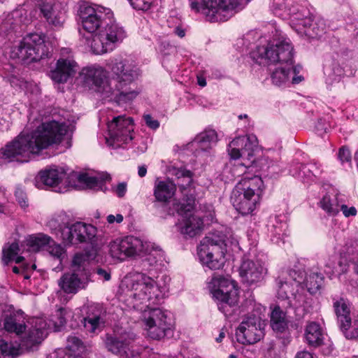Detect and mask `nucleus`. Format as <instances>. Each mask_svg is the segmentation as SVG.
<instances>
[{
    "mask_svg": "<svg viewBox=\"0 0 358 358\" xmlns=\"http://www.w3.org/2000/svg\"><path fill=\"white\" fill-rule=\"evenodd\" d=\"M96 273L100 278H103L104 280H109L110 279V273L106 269L97 268L96 269Z\"/></svg>",
    "mask_w": 358,
    "mask_h": 358,
    "instance_id": "e2e57ef3",
    "label": "nucleus"
},
{
    "mask_svg": "<svg viewBox=\"0 0 358 358\" xmlns=\"http://www.w3.org/2000/svg\"><path fill=\"white\" fill-rule=\"evenodd\" d=\"M264 324L256 315H250L243 320L236 330V338L243 345L256 343L264 336Z\"/></svg>",
    "mask_w": 358,
    "mask_h": 358,
    "instance_id": "a211bd4d",
    "label": "nucleus"
},
{
    "mask_svg": "<svg viewBox=\"0 0 358 358\" xmlns=\"http://www.w3.org/2000/svg\"><path fill=\"white\" fill-rule=\"evenodd\" d=\"M66 349L74 357L80 355L85 350L83 341L76 335H70L66 339Z\"/></svg>",
    "mask_w": 358,
    "mask_h": 358,
    "instance_id": "c03bdc74",
    "label": "nucleus"
},
{
    "mask_svg": "<svg viewBox=\"0 0 358 358\" xmlns=\"http://www.w3.org/2000/svg\"><path fill=\"white\" fill-rule=\"evenodd\" d=\"M217 141V135L215 130H206L196 136L192 141L191 146L195 148L196 152H199V150L206 151L210 148V145Z\"/></svg>",
    "mask_w": 358,
    "mask_h": 358,
    "instance_id": "2f4dec72",
    "label": "nucleus"
},
{
    "mask_svg": "<svg viewBox=\"0 0 358 358\" xmlns=\"http://www.w3.org/2000/svg\"><path fill=\"white\" fill-rule=\"evenodd\" d=\"M208 288L217 301L218 309L226 317L235 314L239 296L234 282L222 275H214L208 282Z\"/></svg>",
    "mask_w": 358,
    "mask_h": 358,
    "instance_id": "6e6552de",
    "label": "nucleus"
},
{
    "mask_svg": "<svg viewBox=\"0 0 358 358\" xmlns=\"http://www.w3.org/2000/svg\"><path fill=\"white\" fill-rule=\"evenodd\" d=\"M190 1V7L192 10H195L196 12H201V6L203 3V1H201V4H199L198 2L194 1V0H189Z\"/></svg>",
    "mask_w": 358,
    "mask_h": 358,
    "instance_id": "338daca9",
    "label": "nucleus"
},
{
    "mask_svg": "<svg viewBox=\"0 0 358 358\" xmlns=\"http://www.w3.org/2000/svg\"><path fill=\"white\" fill-rule=\"evenodd\" d=\"M37 7L49 24L61 27L65 21L66 10L57 0H38Z\"/></svg>",
    "mask_w": 358,
    "mask_h": 358,
    "instance_id": "6ab92c4d",
    "label": "nucleus"
},
{
    "mask_svg": "<svg viewBox=\"0 0 358 358\" xmlns=\"http://www.w3.org/2000/svg\"><path fill=\"white\" fill-rule=\"evenodd\" d=\"M240 275L248 285L262 282L266 274V268L264 264L259 261L245 259L240 266Z\"/></svg>",
    "mask_w": 358,
    "mask_h": 358,
    "instance_id": "4be33fe9",
    "label": "nucleus"
},
{
    "mask_svg": "<svg viewBox=\"0 0 358 358\" xmlns=\"http://www.w3.org/2000/svg\"><path fill=\"white\" fill-rule=\"evenodd\" d=\"M324 73L330 81L337 80L344 73L343 67L334 58L326 61Z\"/></svg>",
    "mask_w": 358,
    "mask_h": 358,
    "instance_id": "58836bf2",
    "label": "nucleus"
},
{
    "mask_svg": "<svg viewBox=\"0 0 358 358\" xmlns=\"http://www.w3.org/2000/svg\"><path fill=\"white\" fill-rule=\"evenodd\" d=\"M83 222H76L68 225L62 233V240L64 244H78L80 243L79 233L83 230Z\"/></svg>",
    "mask_w": 358,
    "mask_h": 358,
    "instance_id": "72a5a7b5",
    "label": "nucleus"
},
{
    "mask_svg": "<svg viewBox=\"0 0 358 358\" xmlns=\"http://www.w3.org/2000/svg\"><path fill=\"white\" fill-rule=\"evenodd\" d=\"M83 324L87 331L98 334L105 326V315L101 311L96 310L83 319Z\"/></svg>",
    "mask_w": 358,
    "mask_h": 358,
    "instance_id": "7c9ffc66",
    "label": "nucleus"
},
{
    "mask_svg": "<svg viewBox=\"0 0 358 358\" xmlns=\"http://www.w3.org/2000/svg\"><path fill=\"white\" fill-rule=\"evenodd\" d=\"M143 120L145 124L152 130H156L159 127V122L157 120L154 119L150 114L144 115Z\"/></svg>",
    "mask_w": 358,
    "mask_h": 358,
    "instance_id": "6e6d98bb",
    "label": "nucleus"
},
{
    "mask_svg": "<svg viewBox=\"0 0 358 358\" xmlns=\"http://www.w3.org/2000/svg\"><path fill=\"white\" fill-rule=\"evenodd\" d=\"M77 71L76 62L71 59L61 58L57 60L56 67L50 72V78L57 83H64L73 77Z\"/></svg>",
    "mask_w": 358,
    "mask_h": 358,
    "instance_id": "393cba45",
    "label": "nucleus"
},
{
    "mask_svg": "<svg viewBox=\"0 0 358 358\" xmlns=\"http://www.w3.org/2000/svg\"><path fill=\"white\" fill-rule=\"evenodd\" d=\"M79 182L85 184L87 188L93 190L106 191L105 182L110 180V176L107 173H102L98 176H92L87 173H81L78 176Z\"/></svg>",
    "mask_w": 358,
    "mask_h": 358,
    "instance_id": "c756f323",
    "label": "nucleus"
},
{
    "mask_svg": "<svg viewBox=\"0 0 358 358\" xmlns=\"http://www.w3.org/2000/svg\"><path fill=\"white\" fill-rule=\"evenodd\" d=\"M118 197H123L127 192V183L124 182H120L115 190Z\"/></svg>",
    "mask_w": 358,
    "mask_h": 358,
    "instance_id": "680f3d73",
    "label": "nucleus"
},
{
    "mask_svg": "<svg viewBox=\"0 0 358 358\" xmlns=\"http://www.w3.org/2000/svg\"><path fill=\"white\" fill-rule=\"evenodd\" d=\"M15 195L22 208H25L28 206L27 196L22 191L17 190L15 193Z\"/></svg>",
    "mask_w": 358,
    "mask_h": 358,
    "instance_id": "bf43d9fd",
    "label": "nucleus"
},
{
    "mask_svg": "<svg viewBox=\"0 0 358 358\" xmlns=\"http://www.w3.org/2000/svg\"><path fill=\"white\" fill-rule=\"evenodd\" d=\"M305 336L308 343L310 345H318L322 341L321 328L315 322H311L307 326Z\"/></svg>",
    "mask_w": 358,
    "mask_h": 358,
    "instance_id": "a19ab883",
    "label": "nucleus"
},
{
    "mask_svg": "<svg viewBox=\"0 0 358 358\" xmlns=\"http://www.w3.org/2000/svg\"><path fill=\"white\" fill-rule=\"evenodd\" d=\"M311 300V298L307 297L306 295L297 292L296 294H292V297H289L287 299L285 300V302L282 303V306L286 308H299L303 307L304 309H306L310 303Z\"/></svg>",
    "mask_w": 358,
    "mask_h": 358,
    "instance_id": "ea45409f",
    "label": "nucleus"
},
{
    "mask_svg": "<svg viewBox=\"0 0 358 358\" xmlns=\"http://www.w3.org/2000/svg\"><path fill=\"white\" fill-rule=\"evenodd\" d=\"M136 338V335L126 329L115 330L113 334H107L104 338V345L108 352L120 355Z\"/></svg>",
    "mask_w": 358,
    "mask_h": 358,
    "instance_id": "412c9836",
    "label": "nucleus"
},
{
    "mask_svg": "<svg viewBox=\"0 0 358 358\" xmlns=\"http://www.w3.org/2000/svg\"><path fill=\"white\" fill-rule=\"evenodd\" d=\"M48 50L45 45V36L42 34L31 33L12 47L10 56L24 62H37L48 57Z\"/></svg>",
    "mask_w": 358,
    "mask_h": 358,
    "instance_id": "9d476101",
    "label": "nucleus"
},
{
    "mask_svg": "<svg viewBox=\"0 0 358 358\" xmlns=\"http://www.w3.org/2000/svg\"><path fill=\"white\" fill-rule=\"evenodd\" d=\"M278 296L279 299H281L282 303L285 302V300L287 299L289 296H288V293H292L294 289V284L291 283V282L287 280H282L280 279L278 281Z\"/></svg>",
    "mask_w": 358,
    "mask_h": 358,
    "instance_id": "49530a36",
    "label": "nucleus"
},
{
    "mask_svg": "<svg viewBox=\"0 0 358 358\" xmlns=\"http://www.w3.org/2000/svg\"><path fill=\"white\" fill-rule=\"evenodd\" d=\"M83 230L79 233L80 243L91 242L95 237L96 229L91 225L83 222Z\"/></svg>",
    "mask_w": 358,
    "mask_h": 358,
    "instance_id": "de8ad7c7",
    "label": "nucleus"
},
{
    "mask_svg": "<svg viewBox=\"0 0 358 358\" xmlns=\"http://www.w3.org/2000/svg\"><path fill=\"white\" fill-rule=\"evenodd\" d=\"M289 275L292 279V281H290L291 283L294 284V286H298L301 283L300 280L301 277H299L296 271H289Z\"/></svg>",
    "mask_w": 358,
    "mask_h": 358,
    "instance_id": "69168bd1",
    "label": "nucleus"
},
{
    "mask_svg": "<svg viewBox=\"0 0 358 358\" xmlns=\"http://www.w3.org/2000/svg\"><path fill=\"white\" fill-rule=\"evenodd\" d=\"M287 11L290 25L298 34L312 21V15L304 6L294 3L289 6Z\"/></svg>",
    "mask_w": 358,
    "mask_h": 358,
    "instance_id": "b1692460",
    "label": "nucleus"
},
{
    "mask_svg": "<svg viewBox=\"0 0 358 358\" xmlns=\"http://www.w3.org/2000/svg\"><path fill=\"white\" fill-rule=\"evenodd\" d=\"M132 7L137 10H147L153 3V0H128Z\"/></svg>",
    "mask_w": 358,
    "mask_h": 358,
    "instance_id": "603ef678",
    "label": "nucleus"
},
{
    "mask_svg": "<svg viewBox=\"0 0 358 358\" xmlns=\"http://www.w3.org/2000/svg\"><path fill=\"white\" fill-rule=\"evenodd\" d=\"M109 252L113 258L120 260H124L128 257H132L139 255L142 252L145 253L143 257L140 266L141 272L136 273L127 278L125 281L126 286L128 285V282L136 275L139 273L145 274L146 276L152 273H156L162 264L164 259V252L159 249L158 247H155L154 243L151 242H143L141 239L132 236H127L124 238L116 239L110 243ZM150 277V275H148ZM163 277H166V283L169 287V278L165 275L155 279V281L161 280ZM151 278V276H150Z\"/></svg>",
    "mask_w": 358,
    "mask_h": 358,
    "instance_id": "39448f33",
    "label": "nucleus"
},
{
    "mask_svg": "<svg viewBox=\"0 0 358 358\" xmlns=\"http://www.w3.org/2000/svg\"><path fill=\"white\" fill-rule=\"evenodd\" d=\"M342 198L340 195H324L320 202V206L329 215H336L339 213V206Z\"/></svg>",
    "mask_w": 358,
    "mask_h": 358,
    "instance_id": "4c0bfd02",
    "label": "nucleus"
},
{
    "mask_svg": "<svg viewBox=\"0 0 358 358\" xmlns=\"http://www.w3.org/2000/svg\"><path fill=\"white\" fill-rule=\"evenodd\" d=\"M123 216L121 214H117L116 215H109L107 216V222L109 224H113L114 222L121 223L123 221Z\"/></svg>",
    "mask_w": 358,
    "mask_h": 358,
    "instance_id": "0e129e2a",
    "label": "nucleus"
},
{
    "mask_svg": "<svg viewBox=\"0 0 358 358\" xmlns=\"http://www.w3.org/2000/svg\"><path fill=\"white\" fill-rule=\"evenodd\" d=\"M323 282L324 277L322 274L314 270L307 273L303 281L308 292L311 294H316L322 288Z\"/></svg>",
    "mask_w": 358,
    "mask_h": 358,
    "instance_id": "c9c22d12",
    "label": "nucleus"
},
{
    "mask_svg": "<svg viewBox=\"0 0 358 358\" xmlns=\"http://www.w3.org/2000/svg\"><path fill=\"white\" fill-rule=\"evenodd\" d=\"M246 169L247 165L238 162L237 164L233 165L232 173L234 176H240L245 172Z\"/></svg>",
    "mask_w": 358,
    "mask_h": 358,
    "instance_id": "052dcab7",
    "label": "nucleus"
},
{
    "mask_svg": "<svg viewBox=\"0 0 358 358\" xmlns=\"http://www.w3.org/2000/svg\"><path fill=\"white\" fill-rule=\"evenodd\" d=\"M109 68L116 82L117 102L122 103L134 100L140 92L136 87H131L141 76L139 68L133 62L119 59L111 60Z\"/></svg>",
    "mask_w": 358,
    "mask_h": 358,
    "instance_id": "423d86ee",
    "label": "nucleus"
},
{
    "mask_svg": "<svg viewBox=\"0 0 358 358\" xmlns=\"http://www.w3.org/2000/svg\"><path fill=\"white\" fill-rule=\"evenodd\" d=\"M86 257L76 254L73 258L71 272L64 273L58 281L60 289L66 294H76L85 289L90 280V272L87 268Z\"/></svg>",
    "mask_w": 358,
    "mask_h": 358,
    "instance_id": "9b49d317",
    "label": "nucleus"
},
{
    "mask_svg": "<svg viewBox=\"0 0 358 358\" xmlns=\"http://www.w3.org/2000/svg\"><path fill=\"white\" fill-rule=\"evenodd\" d=\"M83 29L92 34L86 37V43L95 55L112 51L116 43L126 37V32L113 19L110 9L81 6L79 10Z\"/></svg>",
    "mask_w": 358,
    "mask_h": 358,
    "instance_id": "7ed1b4c3",
    "label": "nucleus"
},
{
    "mask_svg": "<svg viewBox=\"0 0 358 358\" xmlns=\"http://www.w3.org/2000/svg\"><path fill=\"white\" fill-rule=\"evenodd\" d=\"M195 206V196L192 194H187V199L182 200L178 209L182 216V220L178 223L180 233L185 236L192 238L199 234L203 226V222L199 215L192 212Z\"/></svg>",
    "mask_w": 358,
    "mask_h": 358,
    "instance_id": "4468645a",
    "label": "nucleus"
},
{
    "mask_svg": "<svg viewBox=\"0 0 358 358\" xmlns=\"http://www.w3.org/2000/svg\"><path fill=\"white\" fill-rule=\"evenodd\" d=\"M79 78L85 85L94 87L104 97H109L115 94L107 71L99 64L84 67L79 73Z\"/></svg>",
    "mask_w": 358,
    "mask_h": 358,
    "instance_id": "2eb2a0df",
    "label": "nucleus"
},
{
    "mask_svg": "<svg viewBox=\"0 0 358 358\" xmlns=\"http://www.w3.org/2000/svg\"><path fill=\"white\" fill-rule=\"evenodd\" d=\"M70 312L65 308H59L56 313L55 320H47L43 317H34L31 320V327L29 329L24 342L27 345L40 343L45 338L49 331H59L64 326L66 317Z\"/></svg>",
    "mask_w": 358,
    "mask_h": 358,
    "instance_id": "f8f14e48",
    "label": "nucleus"
},
{
    "mask_svg": "<svg viewBox=\"0 0 358 358\" xmlns=\"http://www.w3.org/2000/svg\"><path fill=\"white\" fill-rule=\"evenodd\" d=\"M24 320V313L21 310L6 314L3 319L4 329L8 332L20 335L26 329Z\"/></svg>",
    "mask_w": 358,
    "mask_h": 358,
    "instance_id": "a878e982",
    "label": "nucleus"
},
{
    "mask_svg": "<svg viewBox=\"0 0 358 358\" xmlns=\"http://www.w3.org/2000/svg\"><path fill=\"white\" fill-rule=\"evenodd\" d=\"M52 244H49L48 251L49 253L54 258L59 260V263H62V260L66 257V252L63 247L59 244H56L52 240L51 241Z\"/></svg>",
    "mask_w": 358,
    "mask_h": 358,
    "instance_id": "8fccbe9b",
    "label": "nucleus"
},
{
    "mask_svg": "<svg viewBox=\"0 0 358 358\" xmlns=\"http://www.w3.org/2000/svg\"><path fill=\"white\" fill-rule=\"evenodd\" d=\"M264 189V182L259 176L244 177L233 189L231 202L243 215L251 214L259 204Z\"/></svg>",
    "mask_w": 358,
    "mask_h": 358,
    "instance_id": "0eeeda50",
    "label": "nucleus"
},
{
    "mask_svg": "<svg viewBox=\"0 0 358 358\" xmlns=\"http://www.w3.org/2000/svg\"><path fill=\"white\" fill-rule=\"evenodd\" d=\"M176 184L170 180H157L155 184L154 196L160 202L169 201L175 194Z\"/></svg>",
    "mask_w": 358,
    "mask_h": 358,
    "instance_id": "c85d7f7f",
    "label": "nucleus"
},
{
    "mask_svg": "<svg viewBox=\"0 0 358 358\" xmlns=\"http://www.w3.org/2000/svg\"><path fill=\"white\" fill-rule=\"evenodd\" d=\"M295 358H313V355L306 350L299 352L296 356Z\"/></svg>",
    "mask_w": 358,
    "mask_h": 358,
    "instance_id": "774afa93",
    "label": "nucleus"
},
{
    "mask_svg": "<svg viewBox=\"0 0 358 358\" xmlns=\"http://www.w3.org/2000/svg\"><path fill=\"white\" fill-rule=\"evenodd\" d=\"M170 172L172 175L175 176L178 180L182 179L181 182H178L179 188L183 195L182 200L187 199V194H192L194 195V190L191 188L192 182V173L187 170L184 167L176 168L173 167Z\"/></svg>",
    "mask_w": 358,
    "mask_h": 358,
    "instance_id": "cd10ccee",
    "label": "nucleus"
},
{
    "mask_svg": "<svg viewBox=\"0 0 358 358\" xmlns=\"http://www.w3.org/2000/svg\"><path fill=\"white\" fill-rule=\"evenodd\" d=\"M250 0H203L202 14L210 22L227 20L237 9Z\"/></svg>",
    "mask_w": 358,
    "mask_h": 358,
    "instance_id": "ddd939ff",
    "label": "nucleus"
},
{
    "mask_svg": "<svg viewBox=\"0 0 358 358\" xmlns=\"http://www.w3.org/2000/svg\"><path fill=\"white\" fill-rule=\"evenodd\" d=\"M294 48L289 38L281 31L275 30L273 38L266 45L257 46L252 52V58L259 64L279 63L280 66L271 73L274 85L281 86L287 83L299 84L303 80L299 75L300 65H294Z\"/></svg>",
    "mask_w": 358,
    "mask_h": 358,
    "instance_id": "20e7f679",
    "label": "nucleus"
},
{
    "mask_svg": "<svg viewBox=\"0 0 358 358\" xmlns=\"http://www.w3.org/2000/svg\"><path fill=\"white\" fill-rule=\"evenodd\" d=\"M341 254H346L348 255H354L358 252V244L355 241H350L345 243L344 248L340 250Z\"/></svg>",
    "mask_w": 358,
    "mask_h": 358,
    "instance_id": "864d4df0",
    "label": "nucleus"
},
{
    "mask_svg": "<svg viewBox=\"0 0 358 358\" xmlns=\"http://www.w3.org/2000/svg\"><path fill=\"white\" fill-rule=\"evenodd\" d=\"M320 173V171L317 168L315 164L301 165L298 177L306 182L307 180H312L313 177H317Z\"/></svg>",
    "mask_w": 358,
    "mask_h": 358,
    "instance_id": "a18cd8bd",
    "label": "nucleus"
},
{
    "mask_svg": "<svg viewBox=\"0 0 358 358\" xmlns=\"http://www.w3.org/2000/svg\"><path fill=\"white\" fill-rule=\"evenodd\" d=\"M66 175L65 169L57 166H50L41 171L35 178L36 187L43 189L57 186Z\"/></svg>",
    "mask_w": 358,
    "mask_h": 358,
    "instance_id": "5701e85b",
    "label": "nucleus"
},
{
    "mask_svg": "<svg viewBox=\"0 0 358 358\" xmlns=\"http://www.w3.org/2000/svg\"><path fill=\"white\" fill-rule=\"evenodd\" d=\"M108 130L107 144L113 148H120L133 139V120L124 115L115 117L108 124Z\"/></svg>",
    "mask_w": 358,
    "mask_h": 358,
    "instance_id": "dca6fc26",
    "label": "nucleus"
},
{
    "mask_svg": "<svg viewBox=\"0 0 358 358\" xmlns=\"http://www.w3.org/2000/svg\"><path fill=\"white\" fill-rule=\"evenodd\" d=\"M226 236L216 231L206 236L198 247V257L203 266L211 270H218L224 264Z\"/></svg>",
    "mask_w": 358,
    "mask_h": 358,
    "instance_id": "1a4fd4ad",
    "label": "nucleus"
},
{
    "mask_svg": "<svg viewBox=\"0 0 358 358\" xmlns=\"http://www.w3.org/2000/svg\"><path fill=\"white\" fill-rule=\"evenodd\" d=\"M333 308L337 316L341 331L348 339L358 338V314L352 320L350 317V308L347 301L338 296H331Z\"/></svg>",
    "mask_w": 358,
    "mask_h": 358,
    "instance_id": "f3484780",
    "label": "nucleus"
},
{
    "mask_svg": "<svg viewBox=\"0 0 358 358\" xmlns=\"http://www.w3.org/2000/svg\"><path fill=\"white\" fill-rule=\"evenodd\" d=\"M51 238L43 234L29 236L27 238V244L33 251H38L51 243Z\"/></svg>",
    "mask_w": 358,
    "mask_h": 358,
    "instance_id": "37998d69",
    "label": "nucleus"
},
{
    "mask_svg": "<svg viewBox=\"0 0 358 358\" xmlns=\"http://www.w3.org/2000/svg\"><path fill=\"white\" fill-rule=\"evenodd\" d=\"M315 130L317 134L320 136H322L324 134L328 131L327 123L325 122L324 120H318L315 125Z\"/></svg>",
    "mask_w": 358,
    "mask_h": 358,
    "instance_id": "13d9d810",
    "label": "nucleus"
},
{
    "mask_svg": "<svg viewBox=\"0 0 358 358\" xmlns=\"http://www.w3.org/2000/svg\"><path fill=\"white\" fill-rule=\"evenodd\" d=\"M20 250L17 243H13L8 246H5L2 250V262L8 264L11 261H15L17 264L22 262L24 257L22 256L16 257Z\"/></svg>",
    "mask_w": 358,
    "mask_h": 358,
    "instance_id": "79ce46f5",
    "label": "nucleus"
},
{
    "mask_svg": "<svg viewBox=\"0 0 358 358\" xmlns=\"http://www.w3.org/2000/svg\"><path fill=\"white\" fill-rule=\"evenodd\" d=\"M257 145V138L253 134L238 136L230 142L229 155L234 160L240 157H246L250 160L253 157L254 150Z\"/></svg>",
    "mask_w": 358,
    "mask_h": 358,
    "instance_id": "aec40b11",
    "label": "nucleus"
},
{
    "mask_svg": "<svg viewBox=\"0 0 358 358\" xmlns=\"http://www.w3.org/2000/svg\"><path fill=\"white\" fill-rule=\"evenodd\" d=\"M271 325L275 332L283 333L288 329V321L279 306L274 308L271 315Z\"/></svg>",
    "mask_w": 358,
    "mask_h": 358,
    "instance_id": "e433bc0d",
    "label": "nucleus"
},
{
    "mask_svg": "<svg viewBox=\"0 0 358 358\" xmlns=\"http://www.w3.org/2000/svg\"><path fill=\"white\" fill-rule=\"evenodd\" d=\"M338 159L341 164L345 167L348 168L351 166V153L347 147L343 146L339 149Z\"/></svg>",
    "mask_w": 358,
    "mask_h": 358,
    "instance_id": "3c124183",
    "label": "nucleus"
},
{
    "mask_svg": "<svg viewBox=\"0 0 358 358\" xmlns=\"http://www.w3.org/2000/svg\"><path fill=\"white\" fill-rule=\"evenodd\" d=\"M341 210L345 217L355 216L357 214V210L355 207L352 206L348 208L342 201L339 206V211Z\"/></svg>",
    "mask_w": 358,
    "mask_h": 358,
    "instance_id": "4d7b16f0",
    "label": "nucleus"
},
{
    "mask_svg": "<svg viewBox=\"0 0 358 358\" xmlns=\"http://www.w3.org/2000/svg\"><path fill=\"white\" fill-rule=\"evenodd\" d=\"M68 128L65 123L52 120L43 122L31 133H21L0 150V165L12 162H28L31 156L59 144L66 134Z\"/></svg>",
    "mask_w": 358,
    "mask_h": 358,
    "instance_id": "f03ea898",
    "label": "nucleus"
},
{
    "mask_svg": "<svg viewBox=\"0 0 358 358\" xmlns=\"http://www.w3.org/2000/svg\"><path fill=\"white\" fill-rule=\"evenodd\" d=\"M69 217L65 213H60L53 215L48 222L47 226L57 236L62 239V233L68 225Z\"/></svg>",
    "mask_w": 358,
    "mask_h": 358,
    "instance_id": "f704fd0d",
    "label": "nucleus"
},
{
    "mask_svg": "<svg viewBox=\"0 0 358 358\" xmlns=\"http://www.w3.org/2000/svg\"><path fill=\"white\" fill-rule=\"evenodd\" d=\"M119 358H141L138 350L128 346L120 355Z\"/></svg>",
    "mask_w": 358,
    "mask_h": 358,
    "instance_id": "5fc2aeb1",
    "label": "nucleus"
},
{
    "mask_svg": "<svg viewBox=\"0 0 358 358\" xmlns=\"http://www.w3.org/2000/svg\"><path fill=\"white\" fill-rule=\"evenodd\" d=\"M268 231L271 235V239L275 243H279L285 236H287V224L284 217L274 216L271 217L267 225Z\"/></svg>",
    "mask_w": 358,
    "mask_h": 358,
    "instance_id": "bb28decb",
    "label": "nucleus"
},
{
    "mask_svg": "<svg viewBox=\"0 0 358 358\" xmlns=\"http://www.w3.org/2000/svg\"><path fill=\"white\" fill-rule=\"evenodd\" d=\"M326 24L324 20L318 19L315 21L312 19L310 24L303 27L298 34L301 36H306L310 38L321 37L326 32Z\"/></svg>",
    "mask_w": 358,
    "mask_h": 358,
    "instance_id": "473e14b6",
    "label": "nucleus"
},
{
    "mask_svg": "<svg viewBox=\"0 0 358 358\" xmlns=\"http://www.w3.org/2000/svg\"><path fill=\"white\" fill-rule=\"evenodd\" d=\"M19 348L12 343L8 342L0 337V355L3 356L15 357L18 355Z\"/></svg>",
    "mask_w": 358,
    "mask_h": 358,
    "instance_id": "09e8293b",
    "label": "nucleus"
},
{
    "mask_svg": "<svg viewBox=\"0 0 358 358\" xmlns=\"http://www.w3.org/2000/svg\"><path fill=\"white\" fill-rule=\"evenodd\" d=\"M166 277L155 281L145 274L134 275L129 282L125 303L133 311L140 313L146 335L153 340H160L173 335L171 313L161 308H150V302L155 303L169 291Z\"/></svg>",
    "mask_w": 358,
    "mask_h": 358,
    "instance_id": "f257e3e1",
    "label": "nucleus"
}]
</instances>
